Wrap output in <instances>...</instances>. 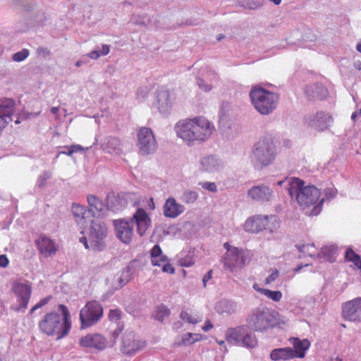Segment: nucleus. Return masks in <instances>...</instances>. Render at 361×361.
Returning a JSON list of instances; mask_svg holds the SVG:
<instances>
[{
  "label": "nucleus",
  "mask_w": 361,
  "mask_h": 361,
  "mask_svg": "<svg viewBox=\"0 0 361 361\" xmlns=\"http://www.w3.org/2000/svg\"><path fill=\"white\" fill-rule=\"evenodd\" d=\"M291 145V142L289 140H283V146L286 147H290Z\"/></svg>",
  "instance_id": "nucleus-56"
},
{
  "label": "nucleus",
  "mask_w": 361,
  "mask_h": 361,
  "mask_svg": "<svg viewBox=\"0 0 361 361\" xmlns=\"http://www.w3.org/2000/svg\"><path fill=\"white\" fill-rule=\"evenodd\" d=\"M124 274H124V273H123V274H122V276H124V277L126 278V281H124L123 280H121V281H120V285H121V286H124V285L126 283V282L128 281V279H127V277H128V273H126V276H124Z\"/></svg>",
  "instance_id": "nucleus-53"
},
{
  "label": "nucleus",
  "mask_w": 361,
  "mask_h": 361,
  "mask_svg": "<svg viewBox=\"0 0 361 361\" xmlns=\"http://www.w3.org/2000/svg\"><path fill=\"white\" fill-rule=\"evenodd\" d=\"M163 211L165 216L174 219L183 212L184 207L178 203L174 198L170 197L166 200Z\"/></svg>",
  "instance_id": "nucleus-21"
},
{
  "label": "nucleus",
  "mask_w": 361,
  "mask_h": 361,
  "mask_svg": "<svg viewBox=\"0 0 361 361\" xmlns=\"http://www.w3.org/2000/svg\"><path fill=\"white\" fill-rule=\"evenodd\" d=\"M49 299H50V297H47V298L42 299L39 302L37 303L38 305V307L40 308L42 306L45 305L47 303H48Z\"/></svg>",
  "instance_id": "nucleus-51"
},
{
  "label": "nucleus",
  "mask_w": 361,
  "mask_h": 361,
  "mask_svg": "<svg viewBox=\"0 0 361 361\" xmlns=\"http://www.w3.org/2000/svg\"><path fill=\"white\" fill-rule=\"evenodd\" d=\"M145 345V341L140 339L133 332H126L122 337L120 350L123 354L132 355L138 353Z\"/></svg>",
  "instance_id": "nucleus-13"
},
{
  "label": "nucleus",
  "mask_w": 361,
  "mask_h": 361,
  "mask_svg": "<svg viewBox=\"0 0 361 361\" xmlns=\"http://www.w3.org/2000/svg\"><path fill=\"white\" fill-rule=\"evenodd\" d=\"M250 97L257 111L264 115L272 112L279 102L276 94L259 87H254L250 92Z\"/></svg>",
  "instance_id": "nucleus-5"
},
{
  "label": "nucleus",
  "mask_w": 361,
  "mask_h": 361,
  "mask_svg": "<svg viewBox=\"0 0 361 361\" xmlns=\"http://www.w3.org/2000/svg\"><path fill=\"white\" fill-rule=\"evenodd\" d=\"M202 169L204 171H212L218 166V160L214 156H207L201 160Z\"/></svg>",
  "instance_id": "nucleus-31"
},
{
  "label": "nucleus",
  "mask_w": 361,
  "mask_h": 361,
  "mask_svg": "<svg viewBox=\"0 0 361 361\" xmlns=\"http://www.w3.org/2000/svg\"><path fill=\"white\" fill-rule=\"evenodd\" d=\"M184 196V200L187 203H193L195 202L198 197V195L195 191H185L183 194Z\"/></svg>",
  "instance_id": "nucleus-36"
},
{
  "label": "nucleus",
  "mask_w": 361,
  "mask_h": 361,
  "mask_svg": "<svg viewBox=\"0 0 361 361\" xmlns=\"http://www.w3.org/2000/svg\"><path fill=\"white\" fill-rule=\"evenodd\" d=\"M137 147L142 154H149L157 149V141L152 130L141 127L137 131Z\"/></svg>",
  "instance_id": "nucleus-12"
},
{
  "label": "nucleus",
  "mask_w": 361,
  "mask_h": 361,
  "mask_svg": "<svg viewBox=\"0 0 361 361\" xmlns=\"http://www.w3.org/2000/svg\"><path fill=\"white\" fill-rule=\"evenodd\" d=\"M273 191L264 185H257L251 188L248 192V196L257 202H268L272 197Z\"/></svg>",
  "instance_id": "nucleus-20"
},
{
  "label": "nucleus",
  "mask_w": 361,
  "mask_h": 361,
  "mask_svg": "<svg viewBox=\"0 0 361 361\" xmlns=\"http://www.w3.org/2000/svg\"><path fill=\"white\" fill-rule=\"evenodd\" d=\"M37 52L39 55L47 56L50 54V51L47 48L39 47L37 49Z\"/></svg>",
  "instance_id": "nucleus-47"
},
{
  "label": "nucleus",
  "mask_w": 361,
  "mask_h": 361,
  "mask_svg": "<svg viewBox=\"0 0 361 361\" xmlns=\"http://www.w3.org/2000/svg\"><path fill=\"white\" fill-rule=\"evenodd\" d=\"M180 317L183 322L192 324H196L202 319L198 312L190 309L183 310Z\"/></svg>",
  "instance_id": "nucleus-27"
},
{
  "label": "nucleus",
  "mask_w": 361,
  "mask_h": 361,
  "mask_svg": "<svg viewBox=\"0 0 361 361\" xmlns=\"http://www.w3.org/2000/svg\"><path fill=\"white\" fill-rule=\"evenodd\" d=\"M276 314L267 307H258L247 317V324L255 331H262L278 324Z\"/></svg>",
  "instance_id": "nucleus-6"
},
{
  "label": "nucleus",
  "mask_w": 361,
  "mask_h": 361,
  "mask_svg": "<svg viewBox=\"0 0 361 361\" xmlns=\"http://www.w3.org/2000/svg\"><path fill=\"white\" fill-rule=\"evenodd\" d=\"M290 341L293 346V353L295 358H303L305 356L306 351L310 346V342L307 339H300L298 338H291Z\"/></svg>",
  "instance_id": "nucleus-23"
},
{
  "label": "nucleus",
  "mask_w": 361,
  "mask_h": 361,
  "mask_svg": "<svg viewBox=\"0 0 361 361\" xmlns=\"http://www.w3.org/2000/svg\"><path fill=\"white\" fill-rule=\"evenodd\" d=\"M213 271L210 269L207 271V273L203 276L202 282L204 287L207 286V283L212 279Z\"/></svg>",
  "instance_id": "nucleus-45"
},
{
  "label": "nucleus",
  "mask_w": 361,
  "mask_h": 361,
  "mask_svg": "<svg viewBox=\"0 0 361 361\" xmlns=\"http://www.w3.org/2000/svg\"><path fill=\"white\" fill-rule=\"evenodd\" d=\"M342 313L345 319L360 320L361 319V298L345 302L343 306Z\"/></svg>",
  "instance_id": "nucleus-16"
},
{
  "label": "nucleus",
  "mask_w": 361,
  "mask_h": 361,
  "mask_svg": "<svg viewBox=\"0 0 361 361\" xmlns=\"http://www.w3.org/2000/svg\"><path fill=\"white\" fill-rule=\"evenodd\" d=\"M279 227V221L276 216L256 215L249 217L245 224L244 228L247 232L259 233L263 230L272 232Z\"/></svg>",
  "instance_id": "nucleus-11"
},
{
  "label": "nucleus",
  "mask_w": 361,
  "mask_h": 361,
  "mask_svg": "<svg viewBox=\"0 0 361 361\" xmlns=\"http://www.w3.org/2000/svg\"><path fill=\"white\" fill-rule=\"evenodd\" d=\"M8 259L5 255H0V267H6L8 264Z\"/></svg>",
  "instance_id": "nucleus-46"
},
{
  "label": "nucleus",
  "mask_w": 361,
  "mask_h": 361,
  "mask_svg": "<svg viewBox=\"0 0 361 361\" xmlns=\"http://www.w3.org/2000/svg\"><path fill=\"white\" fill-rule=\"evenodd\" d=\"M161 312L163 313V316H169L170 314V310L167 308H163V310H161Z\"/></svg>",
  "instance_id": "nucleus-54"
},
{
  "label": "nucleus",
  "mask_w": 361,
  "mask_h": 361,
  "mask_svg": "<svg viewBox=\"0 0 361 361\" xmlns=\"http://www.w3.org/2000/svg\"><path fill=\"white\" fill-rule=\"evenodd\" d=\"M160 267H161V270L163 272L171 274H172L175 272V269L172 266V264L169 263V259Z\"/></svg>",
  "instance_id": "nucleus-39"
},
{
  "label": "nucleus",
  "mask_w": 361,
  "mask_h": 361,
  "mask_svg": "<svg viewBox=\"0 0 361 361\" xmlns=\"http://www.w3.org/2000/svg\"><path fill=\"white\" fill-rule=\"evenodd\" d=\"M223 37L221 36H219V37L218 38V40H220Z\"/></svg>",
  "instance_id": "nucleus-64"
},
{
  "label": "nucleus",
  "mask_w": 361,
  "mask_h": 361,
  "mask_svg": "<svg viewBox=\"0 0 361 361\" xmlns=\"http://www.w3.org/2000/svg\"><path fill=\"white\" fill-rule=\"evenodd\" d=\"M162 255V250L158 245H155L150 250L151 262H157L156 259Z\"/></svg>",
  "instance_id": "nucleus-35"
},
{
  "label": "nucleus",
  "mask_w": 361,
  "mask_h": 361,
  "mask_svg": "<svg viewBox=\"0 0 361 361\" xmlns=\"http://www.w3.org/2000/svg\"><path fill=\"white\" fill-rule=\"evenodd\" d=\"M13 292L18 298V305L12 306L15 312L25 311L31 296V287L25 283H18L13 287Z\"/></svg>",
  "instance_id": "nucleus-15"
},
{
  "label": "nucleus",
  "mask_w": 361,
  "mask_h": 361,
  "mask_svg": "<svg viewBox=\"0 0 361 361\" xmlns=\"http://www.w3.org/2000/svg\"><path fill=\"white\" fill-rule=\"evenodd\" d=\"M38 305L36 304L34 307H32L30 311V314H32L36 310L39 309Z\"/></svg>",
  "instance_id": "nucleus-58"
},
{
  "label": "nucleus",
  "mask_w": 361,
  "mask_h": 361,
  "mask_svg": "<svg viewBox=\"0 0 361 361\" xmlns=\"http://www.w3.org/2000/svg\"><path fill=\"white\" fill-rule=\"evenodd\" d=\"M197 84L204 92H209L212 90V85L204 83V80L201 78L197 79Z\"/></svg>",
  "instance_id": "nucleus-42"
},
{
  "label": "nucleus",
  "mask_w": 361,
  "mask_h": 361,
  "mask_svg": "<svg viewBox=\"0 0 361 361\" xmlns=\"http://www.w3.org/2000/svg\"><path fill=\"white\" fill-rule=\"evenodd\" d=\"M200 185H201L204 189L209 190L210 192H214L216 191V185L213 182L200 183Z\"/></svg>",
  "instance_id": "nucleus-41"
},
{
  "label": "nucleus",
  "mask_w": 361,
  "mask_h": 361,
  "mask_svg": "<svg viewBox=\"0 0 361 361\" xmlns=\"http://www.w3.org/2000/svg\"><path fill=\"white\" fill-rule=\"evenodd\" d=\"M357 116V112H353L352 114L351 118H352V119L355 120Z\"/></svg>",
  "instance_id": "nucleus-61"
},
{
  "label": "nucleus",
  "mask_w": 361,
  "mask_h": 361,
  "mask_svg": "<svg viewBox=\"0 0 361 361\" xmlns=\"http://www.w3.org/2000/svg\"><path fill=\"white\" fill-rule=\"evenodd\" d=\"M224 247L226 249V252H229L234 247H231L228 243H225L224 245Z\"/></svg>",
  "instance_id": "nucleus-55"
},
{
  "label": "nucleus",
  "mask_w": 361,
  "mask_h": 361,
  "mask_svg": "<svg viewBox=\"0 0 361 361\" xmlns=\"http://www.w3.org/2000/svg\"><path fill=\"white\" fill-rule=\"evenodd\" d=\"M250 329L248 325L229 328L226 333V341L247 348H255L257 345V339Z\"/></svg>",
  "instance_id": "nucleus-9"
},
{
  "label": "nucleus",
  "mask_w": 361,
  "mask_h": 361,
  "mask_svg": "<svg viewBox=\"0 0 361 361\" xmlns=\"http://www.w3.org/2000/svg\"><path fill=\"white\" fill-rule=\"evenodd\" d=\"M357 50L361 53V43H358L356 46Z\"/></svg>",
  "instance_id": "nucleus-60"
},
{
  "label": "nucleus",
  "mask_w": 361,
  "mask_h": 361,
  "mask_svg": "<svg viewBox=\"0 0 361 361\" xmlns=\"http://www.w3.org/2000/svg\"><path fill=\"white\" fill-rule=\"evenodd\" d=\"M175 131L178 137L191 146L208 140L215 131V126L205 116H197L180 120L175 126Z\"/></svg>",
  "instance_id": "nucleus-1"
},
{
  "label": "nucleus",
  "mask_w": 361,
  "mask_h": 361,
  "mask_svg": "<svg viewBox=\"0 0 361 361\" xmlns=\"http://www.w3.org/2000/svg\"><path fill=\"white\" fill-rule=\"evenodd\" d=\"M15 111V102L13 99H5L0 102V118L2 122L8 124L11 121V116Z\"/></svg>",
  "instance_id": "nucleus-22"
},
{
  "label": "nucleus",
  "mask_w": 361,
  "mask_h": 361,
  "mask_svg": "<svg viewBox=\"0 0 361 361\" xmlns=\"http://www.w3.org/2000/svg\"><path fill=\"white\" fill-rule=\"evenodd\" d=\"M72 212L78 224L82 226L86 218L85 215L87 214L86 207L78 204H73L72 206Z\"/></svg>",
  "instance_id": "nucleus-29"
},
{
  "label": "nucleus",
  "mask_w": 361,
  "mask_h": 361,
  "mask_svg": "<svg viewBox=\"0 0 361 361\" xmlns=\"http://www.w3.org/2000/svg\"><path fill=\"white\" fill-rule=\"evenodd\" d=\"M276 155V147L272 137H264L255 145L252 153V160L257 166H265L275 159Z\"/></svg>",
  "instance_id": "nucleus-7"
},
{
  "label": "nucleus",
  "mask_w": 361,
  "mask_h": 361,
  "mask_svg": "<svg viewBox=\"0 0 361 361\" xmlns=\"http://www.w3.org/2000/svg\"><path fill=\"white\" fill-rule=\"evenodd\" d=\"M213 328V325L210 322L209 320H207L204 323V325L202 327V329L204 331H209L210 329H212Z\"/></svg>",
  "instance_id": "nucleus-48"
},
{
  "label": "nucleus",
  "mask_w": 361,
  "mask_h": 361,
  "mask_svg": "<svg viewBox=\"0 0 361 361\" xmlns=\"http://www.w3.org/2000/svg\"><path fill=\"white\" fill-rule=\"evenodd\" d=\"M332 122L331 116L324 112L317 113L314 116L310 117L307 121L310 126L319 131L327 129Z\"/></svg>",
  "instance_id": "nucleus-17"
},
{
  "label": "nucleus",
  "mask_w": 361,
  "mask_h": 361,
  "mask_svg": "<svg viewBox=\"0 0 361 361\" xmlns=\"http://www.w3.org/2000/svg\"><path fill=\"white\" fill-rule=\"evenodd\" d=\"M108 317L111 321L117 322L121 319V311L118 309L111 310L109 312Z\"/></svg>",
  "instance_id": "nucleus-38"
},
{
  "label": "nucleus",
  "mask_w": 361,
  "mask_h": 361,
  "mask_svg": "<svg viewBox=\"0 0 361 361\" xmlns=\"http://www.w3.org/2000/svg\"><path fill=\"white\" fill-rule=\"evenodd\" d=\"M82 62L81 61H78L76 63H75V66L79 67L82 65Z\"/></svg>",
  "instance_id": "nucleus-62"
},
{
  "label": "nucleus",
  "mask_w": 361,
  "mask_h": 361,
  "mask_svg": "<svg viewBox=\"0 0 361 361\" xmlns=\"http://www.w3.org/2000/svg\"><path fill=\"white\" fill-rule=\"evenodd\" d=\"M202 339V335L200 334L187 333L177 339L174 346H188Z\"/></svg>",
  "instance_id": "nucleus-26"
},
{
  "label": "nucleus",
  "mask_w": 361,
  "mask_h": 361,
  "mask_svg": "<svg viewBox=\"0 0 361 361\" xmlns=\"http://www.w3.org/2000/svg\"><path fill=\"white\" fill-rule=\"evenodd\" d=\"M272 1L276 5H279L281 3V0H269Z\"/></svg>",
  "instance_id": "nucleus-59"
},
{
  "label": "nucleus",
  "mask_w": 361,
  "mask_h": 361,
  "mask_svg": "<svg viewBox=\"0 0 361 361\" xmlns=\"http://www.w3.org/2000/svg\"><path fill=\"white\" fill-rule=\"evenodd\" d=\"M168 259V257L166 255L160 256V257H157L154 262H152V265L161 267L164 262H166Z\"/></svg>",
  "instance_id": "nucleus-44"
},
{
  "label": "nucleus",
  "mask_w": 361,
  "mask_h": 361,
  "mask_svg": "<svg viewBox=\"0 0 361 361\" xmlns=\"http://www.w3.org/2000/svg\"><path fill=\"white\" fill-rule=\"evenodd\" d=\"M336 248L334 246H325L322 248L321 251L318 253V256L321 257H325L328 260L334 256Z\"/></svg>",
  "instance_id": "nucleus-34"
},
{
  "label": "nucleus",
  "mask_w": 361,
  "mask_h": 361,
  "mask_svg": "<svg viewBox=\"0 0 361 361\" xmlns=\"http://www.w3.org/2000/svg\"><path fill=\"white\" fill-rule=\"evenodd\" d=\"M279 275V271L277 269H274V271H272L271 274H269L267 277V279L265 280V283L266 284L271 283V282H273L278 278Z\"/></svg>",
  "instance_id": "nucleus-43"
},
{
  "label": "nucleus",
  "mask_w": 361,
  "mask_h": 361,
  "mask_svg": "<svg viewBox=\"0 0 361 361\" xmlns=\"http://www.w3.org/2000/svg\"><path fill=\"white\" fill-rule=\"evenodd\" d=\"M122 143L118 137H110L106 144V148L109 152L116 154H120L122 152Z\"/></svg>",
  "instance_id": "nucleus-30"
},
{
  "label": "nucleus",
  "mask_w": 361,
  "mask_h": 361,
  "mask_svg": "<svg viewBox=\"0 0 361 361\" xmlns=\"http://www.w3.org/2000/svg\"><path fill=\"white\" fill-rule=\"evenodd\" d=\"M247 260L246 252L243 250L233 247L229 252H226L224 258V267L231 271L236 269L243 268Z\"/></svg>",
  "instance_id": "nucleus-14"
},
{
  "label": "nucleus",
  "mask_w": 361,
  "mask_h": 361,
  "mask_svg": "<svg viewBox=\"0 0 361 361\" xmlns=\"http://www.w3.org/2000/svg\"><path fill=\"white\" fill-rule=\"evenodd\" d=\"M59 310L62 316L56 312L45 314L39 322V331L49 336H56L57 339H61L67 336L71 328L70 313L67 307L64 305H59Z\"/></svg>",
  "instance_id": "nucleus-3"
},
{
  "label": "nucleus",
  "mask_w": 361,
  "mask_h": 361,
  "mask_svg": "<svg viewBox=\"0 0 361 361\" xmlns=\"http://www.w3.org/2000/svg\"><path fill=\"white\" fill-rule=\"evenodd\" d=\"M88 211L92 214L94 216H100L103 214L104 205L102 200L94 195L87 196Z\"/></svg>",
  "instance_id": "nucleus-24"
},
{
  "label": "nucleus",
  "mask_w": 361,
  "mask_h": 361,
  "mask_svg": "<svg viewBox=\"0 0 361 361\" xmlns=\"http://www.w3.org/2000/svg\"><path fill=\"white\" fill-rule=\"evenodd\" d=\"M195 263L194 252L189 251L185 255L180 257L178 260L180 267H190Z\"/></svg>",
  "instance_id": "nucleus-32"
},
{
  "label": "nucleus",
  "mask_w": 361,
  "mask_h": 361,
  "mask_svg": "<svg viewBox=\"0 0 361 361\" xmlns=\"http://www.w3.org/2000/svg\"><path fill=\"white\" fill-rule=\"evenodd\" d=\"M270 358L273 361L288 360L295 358L293 349L290 347L275 348L270 353Z\"/></svg>",
  "instance_id": "nucleus-25"
},
{
  "label": "nucleus",
  "mask_w": 361,
  "mask_h": 361,
  "mask_svg": "<svg viewBox=\"0 0 361 361\" xmlns=\"http://www.w3.org/2000/svg\"><path fill=\"white\" fill-rule=\"evenodd\" d=\"M59 107H55V106L51 107V109H50L51 112L53 114H57L58 112H59Z\"/></svg>",
  "instance_id": "nucleus-57"
},
{
  "label": "nucleus",
  "mask_w": 361,
  "mask_h": 361,
  "mask_svg": "<svg viewBox=\"0 0 361 361\" xmlns=\"http://www.w3.org/2000/svg\"><path fill=\"white\" fill-rule=\"evenodd\" d=\"M107 230L104 223L99 219L92 221L88 240L85 236L80 238L86 249L101 250L105 246L104 238L106 237Z\"/></svg>",
  "instance_id": "nucleus-8"
},
{
  "label": "nucleus",
  "mask_w": 361,
  "mask_h": 361,
  "mask_svg": "<svg viewBox=\"0 0 361 361\" xmlns=\"http://www.w3.org/2000/svg\"><path fill=\"white\" fill-rule=\"evenodd\" d=\"M253 288L274 302H279L282 298V293L279 290H271L267 288H259L257 283L253 285Z\"/></svg>",
  "instance_id": "nucleus-28"
},
{
  "label": "nucleus",
  "mask_w": 361,
  "mask_h": 361,
  "mask_svg": "<svg viewBox=\"0 0 361 361\" xmlns=\"http://www.w3.org/2000/svg\"><path fill=\"white\" fill-rule=\"evenodd\" d=\"M121 331H122V329L118 328L113 332L112 336H114V338H116L119 336V334H121Z\"/></svg>",
  "instance_id": "nucleus-52"
},
{
  "label": "nucleus",
  "mask_w": 361,
  "mask_h": 361,
  "mask_svg": "<svg viewBox=\"0 0 361 361\" xmlns=\"http://www.w3.org/2000/svg\"><path fill=\"white\" fill-rule=\"evenodd\" d=\"M217 343L220 345H223L225 343L224 341H218Z\"/></svg>",
  "instance_id": "nucleus-63"
},
{
  "label": "nucleus",
  "mask_w": 361,
  "mask_h": 361,
  "mask_svg": "<svg viewBox=\"0 0 361 361\" xmlns=\"http://www.w3.org/2000/svg\"><path fill=\"white\" fill-rule=\"evenodd\" d=\"M101 56L98 51H92L88 54V56L92 59H97Z\"/></svg>",
  "instance_id": "nucleus-49"
},
{
  "label": "nucleus",
  "mask_w": 361,
  "mask_h": 361,
  "mask_svg": "<svg viewBox=\"0 0 361 361\" xmlns=\"http://www.w3.org/2000/svg\"><path fill=\"white\" fill-rule=\"evenodd\" d=\"M29 55V51L26 49H23L20 51L16 52L13 56V60L14 61L20 62L25 59Z\"/></svg>",
  "instance_id": "nucleus-37"
},
{
  "label": "nucleus",
  "mask_w": 361,
  "mask_h": 361,
  "mask_svg": "<svg viewBox=\"0 0 361 361\" xmlns=\"http://www.w3.org/2000/svg\"><path fill=\"white\" fill-rule=\"evenodd\" d=\"M80 345L85 348H94L103 350L106 347L107 341L101 334H87L80 340Z\"/></svg>",
  "instance_id": "nucleus-19"
},
{
  "label": "nucleus",
  "mask_w": 361,
  "mask_h": 361,
  "mask_svg": "<svg viewBox=\"0 0 361 361\" xmlns=\"http://www.w3.org/2000/svg\"><path fill=\"white\" fill-rule=\"evenodd\" d=\"M298 250L303 254L304 257H314L317 254V250L313 243L307 245H297Z\"/></svg>",
  "instance_id": "nucleus-33"
},
{
  "label": "nucleus",
  "mask_w": 361,
  "mask_h": 361,
  "mask_svg": "<svg viewBox=\"0 0 361 361\" xmlns=\"http://www.w3.org/2000/svg\"><path fill=\"white\" fill-rule=\"evenodd\" d=\"M35 243L40 253L45 257H51L58 251L55 242L45 235H40Z\"/></svg>",
  "instance_id": "nucleus-18"
},
{
  "label": "nucleus",
  "mask_w": 361,
  "mask_h": 361,
  "mask_svg": "<svg viewBox=\"0 0 361 361\" xmlns=\"http://www.w3.org/2000/svg\"><path fill=\"white\" fill-rule=\"evenodd\" d=\"M68 152H61L60 154H65L68 156H72L73 153L78 152L82 149V147L80 145H71L68 147Z\"/></svg>",
  "instance_id": "nucleus-40"
},
{
  "label": "nucleus",
  "mask_w": 361,
  "mask_h": 361,
  "mask_svg": "<svg viewBox=\"0 0 361 361\" xmlns=\"http://www.w3.org/2000/svg\"><path fill=\"white\" fill-rule=\"evenodd\" d=\"M151 220L147 213L143 209H137L133 217L128 221L124 219L115 220L116 237L123 243L130 244L133 240L134 224L137 225V231L143 235L150 226Z\"/></svg>",
  "instance_id": "nucleus-4"
},
{
  "label": "nucleus",
  "mask_w": 361,
  "mask_h": 361,
  "mask_svg": "<svg viewBox=\"0 0 361 361\" xmlns=\"http://www.w3.org/2000/svg\"><path fill=\"white\" fill-rule=\"evenodd\" d=\"M288 193L292 198L303 208L313 206L310 216L318 215L322 209L323 199H320L321 192L313 185L305 186V182L298 178H293L289 183Z\"/></svg>",
  "instance_id": "nucleus-2"
},
{
  "label": "nucleus",
  "mask_w": 361,
  "mask_h": 361,
  "mask_svg": "<svg viewBox=\"0 0 361 361\" xmlns=\"http://www.w3.org/2000/svg\"><path fill=\"white\" fill-rule=\"evenodd\" d=\"M104 314L103 307L97 300H91L80 310V328H89L100 321Z\"/></svg>",
  "instance_id": "nucleus-10"
},
{
  "label": "nucleus",
  "mask_w": 361,
  "mask_h": 361,
  "mask_svg": "<svg viewBox=\"0 0 361 361\" xmlns=\"http://www.w3.org/2000/svg\"><path fill=\"white\" fill-rule=\"evenodd\" d=\"M109 46L106 44H103L100 54L102 56H106L109 53Z\"/></svg>",
  "instance_id": "nucleus-50"
}]
</instances>
